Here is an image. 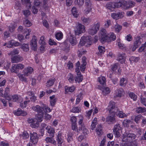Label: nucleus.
Masks as SVG:
<instances>
[{"mask_svg": "<svg viewBox=\"0 0 146 146\" xmlns=\"http://www.w3.org/2000/svg\"><path fill=\"white\" fill-rule=\"evenodd\" d=\"M39 42L40 44L46 45V43L45 42L44 36H41L40 38Z\"/></svg>", "mask_w": 146, "mask_h": 146, "instance_id": "obj_59", "label": "nucleus"}, {"mask_svg": "<svg viewBox=\"0 0 146 146\" xmlns=\"http://www.w3.org/2000/svg\"><path fill=\"white\" fill-rule=\"evenodd\" d=\"M124 93L123 90L121 88L116 89L115 91L114 96L116 97H121Z\"/></svg>", "mask_w": 146, "mask_h": 146, "instance_id": "obj_18", "label": "nucleus"}, {"mask_svg": "<svg viewBox=\"0 0 146 146\" xmlns=\"http://www.w3.org/2000/svg\"><path fill=\"white\" fill-rule=\"evenodd\" d=\"M107 38L106 41L110 42L116 39V36L113 33H111L108 34Z\"/></svg>", "mask_w": 146, "mask_h": 146, "instance_id": "obj_25", "label": "nucleus"}, {"mask_svg": "<svg viewBox=\"0 0 146 146\" xmlns=\"http://www.w3.org/2000/svg\"><path fill=\"white\" fill-rule=\"evenodd\" d=\"M74 3L76 5L80 7L83 5L84 0H75Z\"/></svg>", "mask_w": 146, "mask_h": 146, "instance_id": "obj_39", "label": "nucleus"}, {"mask_svg": "<svg viewBox=\"0 0 146 146\" xmlns=\"http://www.w3.org/2000/svg\"><path fill=\"white\" fill-rule=\"evenodd\" d=\"M22 4L24 5H26V6L28 7H31V4L30 2V0H21Z\"/></svg>", "mask_w": 146, "mask_h": 146, "instance_id": "obj_41", "label": "nucleus"}, {"mask_svg": "<svg viewBox=\"0 0 146 146\" xmlns=\"http://www.w3.org/2000/svg\"><path fill=\"white\" fill-rule=\"evenodd\" d=\"M92 7L84 6V12L85 14L87 15L92 11Z\"/></svg>", "mask_w": 146, "mask_h": 146, "instance_id": "obj_38", "label": "nucleus"}, {"mask_svg": "<svg viewBox=\"0 0 146 146\" xmlns=\"http://www.w3.org/2000/svg\"><path fill=\"white\" fill-rule=\"evenodd\" d=\"M72 12L73 15L75 17H76L78 16V13L76 11V8L73 7L72 9Z\"/></svg>", "mask_w": 146, "mask_h": 146, "instance_id": "obj_55", "label": "nucleus"}, {"mask_svg": "<svg viewBox=\"0 0 146 146\" xmlns=\"http://www.w3.org/2000/svg\"><path fill=\"white\" fill-rule=\"evenodd\" d=\"M119 66L118 64H115L112 67L111 69L113 71H115L117 70L118 72L120 73L121 70H119Z\"/></svg>", "mask_w": 146, "mask_h": 146, "instance_id": "obj_37", "label": "nucleus"}, {"mask_svg": "<svg viewBox=\"0 0 146 146\" xmlns=\"http://www.w3.org/2000/svg\"><path fill=\"white\" fill-rule=\"evenodd\" d=\"M102 130V128L101 125H98L96 129V134L99 135H101L103 133Z\"/></svg>", "mask_w": 146, "mask_h": 146, "instance_id": "obj_32", "label": "nucleus"}, {"mask_svg": "<svg viewBox=\"0 0 146 146\" xmlns=\"http://www.w3.org/2000/svg\"><path fill=\"white\" fill-rule=\"evenodd\" d=\"M78 124L80 125V128L82 129V130H82V133L84 135H86L88 133V131L87 129L85 127L84 124L83 123V120L82 119H80L79 122Z\"/></svg>", "mask_w": 146, "mask_h": 146, "instance_id": "obj_19", "label": "nucleus"}, {"mask_svg": "<svg viewBox=\"0 0 146 146\" xmlns=\"http://www.w3.org/2000/svg\"><path fill=\"white\" fill-rule=\"evenodd\" d=\"M135 5V3L134 2L130 0L129 1L127 2V9L133 7Z\"/></svg>", "mask_w": 146, "mask_h": 146, "instance_id": "obj_43", "label": "nucleus"}, {"mask_svg": "<svg viewBox=\"0 0 146 146\" xmlns=\"http://www.w3.org/2000/svg\"><path fill=\"white\" fill-rule=\"evenodd\" d=\"M117 45L119 49H123L125 48V46L124 45L120 42L119 40L117 39Z\"/></svg>", "mask_w": 146, "mask_h": 146, "instance_id": "obj_42", "label": "nucleus"}, {"mask_svg": "<svg viewBox=\"0 0 146 146\" xmlns=\"http://www.w3.org/2000/svg\"><path fill=\"white\" fill-rule=\"evenodd\" d=\"M97 123V119H94L91 124V128L92 130H94L96 127V126Z\"/></svg>", "mask_w": 146, "mask_h": 146, "instance_id": "obj_47", "label": "nucleus"}, {"mask_svg": "<svg viewBox=\"0 0 146 146\" xmlns=\"http://www.w3.org/2000/svg\"><path fill=\"white\" fill-rule=\"evenodd\" d=\"M72 135L71 133H69L67 134V140L68 142L70 143L73 140Z\"/></svg>", "mask_w": 146, "mask_h": 146, "instance_id": "obj_61", "label": "nucleus"}, {"mask_svg": "<svg viewBox=\"0 0 146 146\" xmlns=\"http://www.w3.org/2000/svg\"><path fill=\"white\" fill-rule=\"evenodd\" d=\"M11 71L12 72H14L16 74L19 73V70L18 68L17 64L12 65L11 69Z\"/></svg>", "mask_w": 146, "mask_h": 146, "instance_id": "obj_30", "label": "nucleus"}, {"mask_svg": "<svg viewBox=\"0 0 146 146\" xmlns=\"http://www.w3.org/2000/svg\"><path fill=\"white\" fill-rule=\"evenodd\" d=\"M31 46L32 48L34 51L37 49V38L35 36H33L31 41Z\"/></svg>", "mask_w": 146, "mask_h": 146, "instance_id": "obj_20", "label": "nucleus"}, {"mask_svg": "<svg viewBox=\"0 0 146 146\" xmlns=\"http://www.w3.org/2000/svg\"><path fill=\"white\" fill-rule=\"evenodd\" d=\"M81 111V109L78 107H74L71 110V111L73 113H79Z\"/></svg>", "mask_w": 146, "mask_h": 146, "instance_id": "obj_46", "label": "nucleus"}, {"mask_svg": "<svg viewBox=\"0 0 146 146\" xmlns=\"http://www.w3.org/2000/svg\"><path fill=\"white\" fill-rule=\"evenodd\" d=\"M9 30L11 32H13L14 31L15 29V24H13L8 26Z\"/></svg>", "mask_w": 146, "mask_h": 146, "instance_id": "obj_60", "label": "nucleus"}, {"mask_svg": "<svg viewBox=\"0 0 146 146\" xmlns=\"http://www.w3.org/2000/svg\"><path fill=\"white\" fill-rule=\"evenodd\" d=\"M24 24L26 27H29L32 25L31 23L27 19H26L24 21Z\"/></svg>", "mask_w": 146, "mask_h": 146, "instance_id": "obj_58", "label": "nucleus"}, {"mask_svg": "<svg viewBox=\"0 0 146 146\" xmlns=\"http://www.w3.org/2000/svg\"><path fill=\"white\" fill-rule=\"evenodd\" d=\"M82 93H80L77 96L76 99V103L78 104L82 99Z\"/></svg>", "mask_w": 146, "mask_h": 146, "instance_id": "obj_54", "label": "nucleus"}, {"mask_svg": "<svg viewBox=\"0 0 146 146\" xmlns=\"http://www.w3.org/2000/svg\"><path fill=\"white\" fill-rule=\"evenodd\" d=\"M23 60V57L19 55H16L11 58V61L12 63H17L20 62Z\"/></svg>", "mask_w": 146, "mask_h": 146, "instance_id": "obj_17", "label": "nucleus"}, {"mask_svg": "<svg viewBox=\"0 0 146 146\" xmlns=\"http://www.w3.org/2000/svg\"><path fill=\"white\" fill-rule=\"evenodd\" d=\"M19 51L16 49H13L12 51L9 52L8 54V55L11 56L17 54L19 53Z\"/></svg>", "mask_w": 146, "mask_h": 146, "instance_id": "obj_49", "label": "nucleus"}, {"mask_svg": "<svg viewBox=\"0 0 146 146\" xmlns=\"http://www.w3.org/2000/svg\"><path fill=\"white\" fill-rule=\"evenodd\" d=\"M86 64V58L85 57H83L82 58V62L80 66V68L81 71H84L85 70Z\"/></svg>", "mask_w": 146, "mask_h": 146, "instance_id": "obj_21", "label": "nucleus"}, {"mask_svg": "<svg viewBox=\"0 0 146 146\" xmlns=\"http://www.w3.org/2000/svg\"><path fill=\"white\" fill-rule=\"evenodd\" d=\"M71 121L72 122V129L73 130L79 132L82 130V129L80 128V125L79 124V128H78L76 125V119H71Z\"/></svg>", "mask_w": 146, "mask_h": 146, "instance_id": "obj_15", "label": "nucleus"}, {"mask_svg": "<svg viewBox=\"0 0 146 146\" xmlns=\"http://www.w3.org/2000/svg\"><path fill=\"white\" fill-rule=\"evenodd\" d=\"M37 117L38 119H42L45 118V119H49L51 117V116L46 113H42V114H38L37 115Z\"/></svg>", "mask_w": 146, "mask_h": 146, "instance_id": "obj_28", "label": "nucleus"}, {"mask_svg": "<svg viewBox=\"0 0 146 146\" xmlns=\"http://www.w3.org/2000/svg\"><path fill=\"white\" fill-rule=\"evenodd\" d=\"M91 40V37L90 36L82 37L80 39L78 46L80 47L84 45L86 46H90L92 44Z\"/></svg>", "mask_w": 146, "mask_h": 146, "instance_id": "obj_4", "label": "nucleus"}, {"mask_svg": "<svg viewBox=\"0 0 146 146\" xmlns=\"http://www.w3.org/2000/svg\"><path fill=\"white\" fill-rule=\"evenodd\" d=\"M56 140L57 142L58 146H62L64 139L62 133L61 132L59 131L56 135Z\"/></svg>", "mask_w": 146, "mask_h": 146, "instance_id": "obj_16", "label": "nucleus"}, {"mask_svg": "<svg viewBox=\"0 0 146 146\" xmlns=\"http://www.w3.org/2000/svg\"><path fill=\"white\" fill-rule=\"evenodd\" d=\"M125 54L124 53L119 54L117 58V60L121 64L125 63Z\"/></svg>", "mask_w": 146, "mask_h": 146, "instance_id": "obj_22", "label": "nucleus"}, {"mask_svg": "<svg viewBox=\"0 0 146 146\" xmlns=\"http://www.w3.org/2000/svg\"><path fill=\"white\" fill-rule=\"evenodd\" d=\"M136 137V135L133 133L123 135L121 146H133L134 143L135 142L134 140Z\"/></svg>", "mask_w": 146, "mask_h": 146, "instance_id": "obj_2", "label": "nucleus"}, {"mask_svg": "<svg viewBox=\"0 0 146 146\" xmlns=\"http://www.w3.org/2000/svg\"><path fill=\"white\" fill-rule=\"evenodd\" d=\"M55 81V80L54 79H50L46 83L47 86L49 87L52 86L53 84Z\"/></svg>", "mask_w": 146, "mask_h": 146, "instance_id": "obj_45", "label": "nucleus"}, {"mask_svg": "<svg viewBox=\"0 0 146 146\" xmlns=\"http://www.w3.org/2000/svg\"><path fill=\"white\" fill-rule=\"evenodd\" d=\"M108 34L106 29L102 28L99 32V40L102 42L104 43L107 40Z\"/></svg>", "mask_w": 146, "mask_h": 146, "instance_id": "obj_6", "label": "nucleus"}, {"mask_svg": "<svg viewBox=\"0 0 146 146\" xmlns=\"http://www.w3.org/2000/svg\"><path fill=\"white\" fill-rule=\"evenodd\" d=\"M45 141L47 143H50L54 145H56V142L53 138L47 137L45 139Z\"/></svg>", "mask_w": 146, "mask_h": 146, "instance_id": "obj_35", "label": "nucleus"}, {"mask_svg": "<svg viewBox=\"0 0 146 146\" xmlns=\"http://www.w3.org/2000/svg\"><path fill=\"white\" fill-rule=\"evenodd\" d=\"M119 6L117 2H110L107 3L106 5V8L109 10L111 11H113L116 8H118Z\"/></svg>", "mask_w": 146, "mask_h": 146, "instance_id": "obj_9", "label": "nucleus"}, {"mask_svg": "<svg viewBox=\"0 0 146 146\" xmlns=\"http://www.w3.org/2000/svg\"><path fill=\"white\" fill-rule=\"evenodd\" d=\"M33 109L34 111H37L38 112L41 113H42L44 109L46 110V111L48 112H50L51 111L49 108L44 104H43L42 107H40L38 105L33 106Z\"/></svg>", "mask_w": 146, "mask_h": 146, "instance_id": "obj_7", "label": "nucleus"}, {"mask_svg": "<svg viewBox=\"0 0 146 146\" xmlns=\"http://www.w3.org/2000/svg\"><path fill=\"white\" fill-rule=\"evenodd\" d=\"M29 135L28 133L26 131H24L21 136V138L23 139H27L29 137Z\"/></svg>", "mask_w": 146, "mask_h": 146, "instance_id": "obj_64", "label": "nucleus"}, {"mask_svg": "<svg viewBox=\"0 0 146 146\" xmlns=\"http://www.w3.org/2000/svg\"><path fill=\"white\" fill-rule=\"evenodd\" d=\"M24 32L23 33L24 34H25L26 33V34L25 36V38L27 39H29V35L30 34L31 32V30L30 29H25L24 30Z\"/></svg>", "mask_w": 146, "mask_h": 146, "instance_id": "obj_36", "label": "nucleus"}, {"mask_svg": "<svg viewBox=\"0 0 146 146\" xmlns=\"http://www.w3.org/2000/svg\"><path fill=\"white\" fill-rule=\"evenodd\" d=\"M75 89L76 87L74 86L70 87L66 86L65 87V93L66 94L69 92H72L75 90Z\"/></svg>", "mask_w": 146, "mask_h": 146, "instance_id": "obj_27", "label": "nucleus"}, {"mask_svg": "<svg viewBox=\"0 0 146 146\" xmlns=\"http://www.w3.org/2000/svg\"><path fill=\"white\" fill-rule=\"evenodd\" d=\"M117 3L119 6H118V8L121 7L122 6H123L124 7V8L125 9H127V1L122 0L119 2H117Z\"/></svg>", "mask_w": 146, "mask_h": 146, "instance_id": "obj_26", "label": "nucleus"}, {"mask_svg": "<svg viewBox=\"0 0 146 146\" xmlns=\"http://www.w3.org/2000/svg\"><path fill=\"white\" fill-rule=\"evenodd\" d=\"M33 70L32 67L28 66L23 70L22 72L23 74L19 73L18 74L17 76L21 80L26 82L27 79L25 76H29L32 73Z\"/></svg>", "mask_w": 146, "mask_h": 146, "instance_id": "obj_3", "label": "nucleus"}, {"mask_svg": "<svg viewBox=\"0 0 146 146\" xmlns=\"http://www.w3.org/2000/svg\"><path fill=\"white\" fill-rule=\"evenodd\" d=\"M129 96L133 100H136L137 98V96L133 92H130L129 94Z\"/></svg>", "mask_w": 146, "mask_h": 146, "instance_id": "obj_52", "label": "nucleus"}, {"mask_svg": "<svg viewBox=\"0 0 146 146\" xmlns=\"http://www.w3.org/2000/svg\"><path fill=\"white\" fill-rule=\"evenodd\" d=\"M42 121L41 119H28L27 120L28 122L31 123V126L33 128L37 127L39 123Z\"/></svg>", "mask_w": 146, "mask_h": 146, "instance_id": "obj_11", "label": "nucleus"}, {"mask_svg": "<svg viewBox=\"0 0 146 146\" xmlns=\"http://www.w3.org/2000/svg\"><path fill=\"white\" fill-rule=\"evenodd\" d=\"M80 63L78 62L76 63V68L75 72L77 74V76L75 78V81L76 83H79L82 81L83 80V76L81 75V73L79 70V66Z\"/></svg>", "mask_w": 146, "mask_h": 146, "instance_id": "obj_5", "label": "nucleus"}, {"mask_svg": "<svg viewBox=\"0 0 146 146\" xmlns=\"http://www.w3.org/2000/svg\"><path fill=\"white\" fill-rule=\"evenodd\" d=\"M111 16L113 19L118 20L124 17V13L123 12H120L117 13H111Z\"/></svg>", "mask_w": 146, "mask_h": 146, "instance_id": "obj_13", "label": "nucleus"}, {"mask_svg": "<svg viewBox=\"0 0 146 146\" xmlns=\"http://www.w3.org/2000/svg\"><path fill=\"white\" fill-rule=\"evenodd\" d=\"M21 48L24 51L27 52L29 50V46L27 44H23L22 46H21Z\"/></svg>", "mask_w": 146, "mask_h": 146, "instance_id": "obj_53", "label": "nucleus"}, {"mask_svg": "<svg viewBox=\"0 0 146 146\" xmlns=\"http://www.w3.org/2000/svg\"><path fill=\"white\" fill-rule=\"evenodd\" d=\"M47 132L49 134V136L53 137L54 136L55 130L50 126H47L46 127Z\"/></svg>", "mask_w": 146, "mask_h": 146, "instance_id": "obj_24", "label": "nucleus"}, {"mask_svg": "<svg viewBox=\"0 0 146 146\" xmlns=\"http://www.w3.org/2000/svg\"><path fill=\"white\" fill-rule=\"evenodd\" d=\"M108 110L109 112L108 115L109 119H113L115 115L120 118H123L126 117L127 115L122 111L118 110L115 107V103L111 101L108 106Z\"/></svg>", "mask_w": 146, "mask_h": 146, "instance_id": "obj_1", "label": "nucleus"}, {"mask_svg": "<svg viewBox=\"0 0 146 146\" xmlns=\"http://www.w3.org/2000/svg\"><path fill=\"white\" fill-rule=\"evenodd\" d=\"M30 136L31 142L34 144H36L38 140L37 134L35 132H33V133H31Z\"/></svg>", "mask_w": 146, "mask_h": 146, "instance_id": "obj_14", "label": "nucleus"}, {"mask_svg": "<svg viewBox=\"0 0 146 146\" xmlns=\"http://www.w3.org/2000/svg\"><path fill=\"white\" fill-rule=\"evenodd\" d=\"M68 39L70 43L72 45H74L76 44V39L73 35H70V36Z\"/></svg>", "mask_w": 146, "mask_h": 146, "instance_id": "obj_31", "label": "nucleus"}, {"mask_svg": "<svg viewBox=\"0 0 146 146\" xmlns=\"http://www.w3.org/2000/svg\"><path fill=\"white\" fill-rule=\"evenodd\" d=\"M113 131L116 137H120V133L121 132V128L119 124H116L114 126Z\"/></svg>", "mask_w": 146, "mask_h": 146, "instance_id": "obj_12", "label": "nucleus"}, {"mask_svg": "<svg viewBox=\"0 0 146 146\" xmlns=\"http://www.w3.org/2000/svg\"><path fill=\"white\" fill-rule=\"evenodd\" d=\"M63 36V34L61 32H59L56 34L55 37L57 39L60 40L62 38Z\"/></svg>", "mask_w": 146, "mask_h": 146, "instance_id": "obj_50", "label": "nucleus"}, {"mask_svg": "<svg viewBox=\"0 0 146 146\" xmlns=\"http://www.w3.org/2000/svg\"><path fill=\"white\" fill-rule=\"evenodd\" d=\"M48 1V0H43L42 6L45 10H47L48 9L47 4Z\"/></svg>", "mask_w": 146, "mask_h": 146, "instance_id": "obj_62", "label": "nucleus"}, {"mask_svg": "<svg viewBox=\"0 0 146 146\" xmlns=\"http://www.w3.org/2000/svg\"><path fill=\"white\" fill-rule=\"evenodd\" d=\"M139 60L138 57H135L134 56H131L129 58L130 61L131 62H137Z\"/></svg>", "mask_w": 146, "mask_h": 146, "instance_id": "obj_57", "label": "nucleus"}, {"mask_svg": "<svg viewBox=\"0 0 146 146\" xmlns=\"http://www.w3.org/2000/svg\"><path fill=\"white\" fill-rule=\"evenodd\" d=\"M146 111V109L144 108L139 107L137 108L136 111L138 113H142Z\"/></svg>", "mask_w": 146, "mask_h": 146, "instance_id": "obj_56", "label": "nucleus"}, {"mask_svg": "<svg viewBox=\"0 0 146 146\" xmlns=\"http://www.w3.org/2000/svg\"><path fill=\"white\" fill-rule=\"evenodd\" d=\"M114 28L115 31L118 33L120 32L121 29V26L117 24L115 25Z\"/></svg>", "mask_w": 146, "mask_h": 146, "instance_id": "obj_48", "label": "nucleus"}, {"mask_svg": "<svg viewBox=\"0 0 146 146\" xmlns=\"http://www.w3.org/2000/svg\"><path fill=\"white\" fill-rule=\"evenodd\" d=\"M138 87L140 89L144 88H145V86L142 81L141 80L138 83Z\"/></svg>", "mask_w": 146, "mask_h": 146, "instance_id": "obj_63", "label": "nucleus"}, {"mask_svg": "<svg viewBox=\"0 0 146 146\" xmlns=\"http://www.w3.org/2000/svg\"><path fill=\"white\" fill-rule=\"evenodd\" d=\"M34 6L36 7H38L42 5L41 2L39 0H35L34 1Z\"/></svg>", "mask_w": 146, "mask_h": 146, "instance_id": "obj_51", "label": "nucleus"}, {"mask_svg": "<svg viewBox=\"0 0 146 146\" xmlns=\"http://www.w3.org/2000/svg\"><path fill=\"white\" fill-rule=\"evenodd\" d=\"M50 105L53 106L54 105L56 101V99L55 98V96L53 95L50 96Z\"/></svg>", "mask_w": 146, "mask_h": 146, "instance_id": "obj_40", "label": "nucleus"}, {"mask_svg": "<svg viewBox=\"0 0 146 146\" xmlns=\"http://www.w3.org/2000/svg\"><path fill=\"white\" fill-rule=\"evenodd\" d=\"M100 27V24L99 23H97L88 30V32L91 35H94L97 33Z\"/></svg>", "mask_w": 146, "mask_h": 146, "instance_id": "obj_8", "label": "nucleus"}, {"mask_svg": "<svg viewBox=\"0 0 146 146\" xmlns=\"http://www.w3.org/2000/svg\"><path fill=\"white\" fill-rule=\"evenodd\" d=\"M81 20L84 24L88 25L91 21V19L90 18H86L84 17H81Z\"/></svg>", "mask_w": 146, "mask_h": 146, "instance_id": "obj_29", "label": "nucleus"}, {"mask_svg": "<svg viewBox=\"0 0 146 146\" xmlns=\"http://www.w3.org/2000/svg\"><path fill=\"white\" fill-rule=\"evenodd\" d=\"M102 91V94L104 95H106L109 94L110 92V88L108 87H104L100 89Z\"/></svg>", "mask_w": 146, "mask_h": 146, "instance_id": "obj_34", "label": "nucleus"}, {"mask_svg": "<svg viewBox=\"0 0 146 146\" xmlns=\"http://www.w3.org/2000/svg\"><path fill=\"white\" fill-rule=\"evenodd\" d=\"M98 81L102 85H104L106 84V79L104 76H100L98 79Z\"/></svg>", "mask_w": 146, "mask_h": 146, "instance_id": "obj_33", "label": "nucleus"}, {"mask_svg": "<svg viewBox=\"0 0 146 146\" xmlns=\"http://www.w3.org/2000/svg\"><path fill=\"white\" fill-rule=\"evenodd\" d=\"M127 80L124 78H122L120 80V85L121 86H125L127 83Z\"/></svg>", "mask_w": 146, "mask_h": 146, "instance_id": "obj_44", "label": "nucleus"}, {"mask_svg": "<svg viewBox=\"0 0 146 146\" xmlns=\"http://www.w3.org/2000/svg\"><path fill=\"white\" fill-rule=\"evenodd\" d=\"M14 113L15 115L17 116L21 115L23 116H25L27 114L26 112L22 110L19 108L17 110L14 111Z\"/></svg>", "mask_w": 146, "mask_h": 146, "instance_id": "obj_23", "label": "nucleus"}, {"mask_svg": "<svg viewBox=\"0 0 146 146\" xmlns=\"http://www.w3.org/2000/svg\"><path fill=\"white\" fill-rule=\"evenodd\" d=\"M76 30L75 31V34L79 35L85 31V27L81 24L78 23L76 26Z\"/></svg>", "mask_w": 146, "mask_h": 146, "instance_id": "obj_10", "label": "nucleus"}]
</instances>
